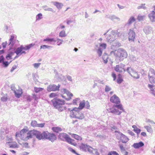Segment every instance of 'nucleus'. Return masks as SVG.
Returning a JSON list of instances; mask_svg holds the SVG:
<instances>
[{"label":"nucleus","mask_w":155,"mask_h":155,"mask_svg":"<svg viewBox=\"0 0 155 155\" xmlns=\"http://www.w3.org/2000/svg\"><path fill=\"white\" fill-rule=\"evenodd\" d=\"M7 100V95H5L3 97H2L1 98V101H2L5 102Z\"/></svg>","instance_id":"48"},{"label":"nucleus","mask_w":155,"mask_h":155,"mask_svg":"<svg viewBox=\"0 0 155 155\" xmlns=\"http://www.w3.org/2000/svg\"><path fill=\"white\" fill-rule=\"evenodd\" d=\"M94 149L89 146V147H88V148H87V151L91 153H93V151L91 149L94 150Z\"/></svg>","instance_id":"52"},{"label":"nucleus","mask_w":155,"mask_h":155,"mask_svg":"<svg viewBox=\"0 0 155 155\" xmlns=\"http://www.w3.org/2000/svg\"><path fill=\"white\" fill-rule=\"evenodd\" d=\"M40 64V63H35L33 64V66L35 68H38Z\"/></svg>","instance_id":"53"},{"label":"nucleus","mask_w":155,"mask_h":155,"mask_svg":"<svg viewBox=\"0 0 155 155\" xmlns=\"http://www.w3.org/2000/svg\"><path fill=\"white\" fill-rule=\"evenodd\" d=\"M110 101L116 104H114L112 107L108 110L109 112L111 113L117 115H120L124 110L122 105L120 103V101L119 98L115 94L111 96L110 98Z\"/></svg>","instance_id":"1"},{"label":"nucleus","mask_w":155,"mask_h":155,"mask_svg":"<svg viewBox=\"0 0 155 155\" xmlns=\"http://www.w3.org/2000/svg\"><path fill=\"white\" fill-rule=\"evenodd\" d=\"M144 128L146 129L147 131L150 133L152 132L153 130L150 126H146L144 127Z\"/></svg>","instance_id":"32"},{"label":"nucleus","mask_w":155,"mask_h":155,"mask_svg":"<svg viewBox=\"0 0 155 155\" xmlns=\"http://www.w3.org/2000/svg\"><path fill=\"white\" fill-rule=\"evenodd\" d=\"M125 65L122 63H120L119 64L116 65L114 67V69L117 72L120 73H124L126 70L124 69Z\"/></svg>","instance_id":"12"},{"label":"nucleus","mask_w":155,"mask_h":155,"mask_svg":"<svg viewBox=\"0 0 155 155\" xmlns=\"http://www.w3.org/2000/svg\"><path fill=\"white\" fill-rule=\"evenodd\" d=\"M107 39L108 40V41L110 42L111 41H114L116 38H114L113 36H111V35H108L107 38Z\"/></svg>","instance_id":"34"},{"label":"nucleus","mask_w":155,"mask_h":155,"mask_svg":"<svg viewBox=\"0 0 155 155\" xmlns=\"http://www.w3.org/2000/svg\"><path fill=\"white\" fill-rule=\"evenodd\" d=\"M121 152L124 155H128V152L127 151H126L125 150H124V151H122Z\"/></svg>","instance_id":"64"},{"label":"nucleus","mask_w":155,"mask_h":155,"mask_svg":"<svg viewBox=\"0 0 155 155\" xmlns=\"http://www.w3.org/2000/svg\"><path fill=\"white\" fill-rule=\"evenodd\" d=\"M144 145V144L143 142L140 141L138 143H134L132 145V147L135 149H138L143 146Z\"/></svg>","instance_id":"18"},{"label":"nucleus","mask_w":155,"mask_h":155,"mask_svg":"<svg viewBox=\"0 0 155 155\" xmlns=\"http://www.w3.org/2000/svg\"><path fill=\"white\" fill-rule=\"evenodd\" d=\"M115 132L116 133L115 135L117 138L118 140H120L122 142L126 143L129 140V139L126 136L120 131H116Z\"/></svg>","instance_id":"9"},{"label":"nucleus","mask_w":155,"mask_h":155,"mask_svg":"<svg viewBox=\"0 0 155 155\" xmlns=\"http://www.w3.org/2000/svg\"><path fill=\"white\" fill-rule=\"evenodd\" d=\"M52 129L53 131L56 133H58L59 132L62 131L61 128L58 127H52Z\"/></svg>","instance_id":"26"},{"label":"nucleus","mask_w":155,"mask_h":155,"mask_svg":"<svg viewBox=\"0 0 155 155\" xmlns=\"http://www.w3.org/2000/svg\"><path fill=\"white\" fill-rule=\"evenodd\" d=\"M143 31L147 35L152 33L153 32L152 28L149 26H145L143 29Z\"/></svg>","instance_id":"16"},{"label":"nucleus","mask_w":155,"mask_h":155,"mask_svg":"<svg viewBox=\"0 0 155 155\" xmlns=\"http://www.w3.org/2000/svg\"><path fill=\"white\" fill-rule=\"evenodd\" d=\"M32 131L37 130H31L27 133L28 130L25 129H23L20 131L19 133H16L15 134V136L16 137L18 136L22 139H24V140H27L30 138H32L33 136L35 137V135L30 134V132Z\"/></svg>","instance_id":"3"},{"label":"nucleus","mask_w":155,"mask_h":155,"mask_svg":"<svg viewBox=\"0 0 155 155\" xmlns=\"http://www.w3.org/2000/svg\"><path fill=\"white\" fill-rule=\"evenodd\" d=\"M111 34L113 36H116V35H117V32L114 30H112L111 31Z\"/></svg>","instance_id":"58"},{"label":"nucleus","mask_w":155,"mask_h":155,"mask_svg":"<svg viewBox=\"0 0 155 155\" xmlns=\"http://www.w3.org/2000/svg\"><path fill=\"white\" fill-rule=\"evenodd\" d=\"M71 136L72 137H73L77 140H81L82 139V138L81 136L75 134H73Z\"/></svg>","instance_id":"27"},{"label":"nucleus","mask_w":155,"mask_h":155,"mask_svg":"<svg viewBox=\"0 0 155 155\" xmlns=\"http://www.w3.org/2000/svg\"><path fill=\"white\" fill-rule=\"evenodd\" d=\"M107 45L105 43H102L100 45L99 48H101L102 50L105 49L106 48Z\"/></svg>","instance_id":"39"},{"label":"nucleus","mask_w":155,"mask_h":155,"mask_svg":"<svg viewBox=\"0 0 155 155\" xmlns=\"http://www.w3.org/2000/svg\"><path fill=\"white\" fill-rule=\"evenodd\" d=\"M66 78L68 81H72V78H71V76H70L69 75H66Z\"/></svg>","instance_id":"57"},{"label":"nucleus","mask_w":155,"mask_h":155,"mask_svg":"<svg viewBox=\"0 0 155 155\" xmlns=\"http://www.w3.org/2000/svg\"><path fill=\"white\" fill-rule=\"evenodd\" d=\"M68 150L70 151L72 153H74L77 155H81L80 154H79V153H77L76 151H75V150L73 149L71 147H69L68 148Z\"/></svg>","instance_id":"41"},{"label":"nucleus","mask_w":155,"mask_h":155,"mask_svg":"<svg viewBox=\"0 0 155 155\" xmlns=\"http://www.w3.org/2000/svg\"><path fill=\"white\" fill-rule=\"evenodd\" d=\"M45 11H49L52 12H55L54 11V10H53V9L51 8H45Z\"/></svg>","instance_id":"54"},{"label":"nucleus","mask_w":155,"mask_h":155,"mask_svg":"<svg viewBox=\"0 0 155 155\" xmlns=\"http://www.w3.org/2000/svg\"><path fill=\"white\" fill-rule=\"evenodd\" d=\"M52 48V47L50 46H48L46 45H41L40 46V49H50L51 48Z\"/></svg>","instance_id":"35"},{"label":"nucleus","mask_w":155,"mask_h":155,"mask_svg":"<svg viewBox=\"0 0 155 155\" xmlns=\"http://www.w3.org/2000/svg\"><path fill=\"white\" fill-rule=\"evenodd\" d=\"M126 71L131 75L134 70L131 67H128Z\"/></svg>","instance_id":"33"},{"label":"nucleus","mask_w":155,"mask_h":155,"mask_svg":"<svg viewBox=\"0 0 155 155\" xmlns=\"http://www.w3.org/2000/svg\"><path fill=\"white\" fill-rule=\"evenodd\" d=\"M35 44L31 43L29 45H25L24 46L21 45L20 47L17 48L16 50L15 51V53L17 55H20L23 50H28L30 49L31 47H32L35 45Z\"/></svg>","instance_id":"8"},{"label":"nucleus","mask_w":155,"mask_h":155,"mask_svg":"<svg viewBox=\"0 0 155 155\" xmlns=\"http://www.w3.org/2000/svg\"><path fill=\"white\" fill-rule=\"evenodd\" d=\"M129 40L130 41H133L135 37V33L132 30L130 29L128 33Z\"/></svg>","instance_id":"13"},{"label":"nucleus","mask_w":155,"mask_h":155,"mask_svg":"<svg viewBox=\"0 0 155 155\" xmlns=\"http://www.w3.org/2000/svg\"><path fill=\"white\" fill-rule=\"evenodd\" d=\"M57 96V94L56 93H52L50 94L49 95V97L50 98H52Z\"/></svg>","instance_id":"50"},{"label":"nucleus","mask_w":155,"mask_h":155,"mask_svg":"<svg viewBox=\"0 0 155 155\" xmlns=\"http://www.w3.org/2000/svg\"><path fill=\"white\" fill-rule=\"evenodd\" d=\"M6 58L7 60L12 59V57L10 55L8 54L6 56Z\"/></svg>","instance_id":"63"},{"label":"nucleus","mask_w":155,"mask_h":155,"mask_svg":"<svg viewBox=\"0 0 155 155\" xmlns=\"http://www.w3.org/2000/svg\"><path fill=\"white\" fill-rule=\"evenodd\" d=\"M67 36V34L65 33V31H61L59 33V37L61 38H64Z\"/></svg>","instance_id":"28"},{"label":"nucleus","mask_w":155,"mask_h":155,"mask_svg":"<svg viewBox=\"0 0 155 155\" xmlns=\"http://www.w3.org/2000/svg\"><path fill=\"white\" fill-rule=\"evenodd\" d=\"M145 5V4H142L137 7V9H143L144 10H146L147 9V8L146 7Z\"/></svg>","instance_id":"29"},{"label":"nucleus","mask_w":155,"mask_h":155,"mask_svg":"<svg viewBox=\"0 0 155 155\" xmlns=\"http://www.w3.org/2000/svg\"><path fill=\"white\" fill-rule=\"evenodd\" d=\"M58 138L62 141H65L69 143L74 146H75L76 145V143L74 142V140L71 138L69 135L66 133H61L60 134L58 135Z\"/></svg>","instance_id":"7"},{"label":"nucleus","mask_w":155,"mask_h":155,"mask_svg":"<svg viewBox=\"0 0 155 155\" xmlns=\"http://www.w3.org/2000/svg\"><path fill=\"white\" fill-rule=\"evenodd\" d=\"M114 53L117 58H118L120 61H122L123 60L127 58V52L122 48H119L117 51L114 52L112 51L110 52V54Z\"/></svg>","instance_id":"5"},{"label":"nucleus","mask_w":155,"mask_h":155,"mask_svg":"<svg viewBox=\"0 0 155 155\" xmlns=\"http://www.w3.org/2000/svg\"><path fill=\"white\" fill-rule=\"evenodd\" d=\"M26 99L27 100L28 102L31 101L32 100L31 97L30 96H27L26 97Z\"/></svg>","instance_id":"59"},{"label":"nucleus","mask_w":155,"mask_h":155,"mask_svg":"<svg viewBox=\"0 0 155 155\" xmlns=\"http://www.w3.org/2000/svg\"><path fill=\"white\" fill-rule=\"evenodd\" d=\"M107 155H119L115 151H112L109 152Z\"/></svg>","instance_id":"40"},{"label":"nucleus","mask_w":155,"mask_h":155,"mask_svg":"<svg viewBox=\"0 0 155 155\" xmlns=\"http://www.w3.org/2000/svg\"><path fill=\"white\" fill-rule=\"evenodd\" d=\"M94 151L95 152L96 155H100L99 153L97 151V150L96 149H94Z\"/></svg>","instance_id":"62"},{"label":"nucleus","mask_w":155,"mask_h":155,"mask_svg":"<svg viewBox=\"0 0 155 155\" xmlns=\"http://www.w3.org/2000/svg\"><path fill=\"white\" fill-rule=\"evenodd\" d=\"M31 126L33 127H37L38 126V123L36 120H32L31 124Z\"/></svg>","instance_id":"37"},{"label":"nucleus","mask_w":155,"mask_h":155,"mask_svg":"<svg viewBox=\"0 0 155 155\" xmlns=\"http://www.w3.org/2000/svg\"><path fill=\"white\" fill-rule=\"evenodd\" d=\"M14 38V36L13 35H11L9 39V45L11 44H12V45H13L14 43L13 42V40Z\"/></svg>","instance_id":"45"},{"label":"nucleus","mask_w":155,"mask_h":155,"mask_svg":"<svg viewBox=\"0 0 155 155\" xmlns=\"http://www.w3.org/2000/svg\"><path fill=\"white\" fill-rule=\"evenodd\" d=\"M61 91L64 94H66L68 96V98L66 99V100L68 101L71 99V97L73 96V94L68 90L65 88H63L61 89Z\"/></svg>","instance_id":"14"},{"label":"nucleus","mask_w":155,"mask_h":155,"mask_svg":"<svg viewBox=\"0 0 155 155\" xmlns=\"http://www.w3.org/2000/svg\"><path fill=\"white\" fill-rule=\"evenodd\" d=\"M11 88L12 91H13V92H14L15 91L16 89L15 88V86L14 85H11Z\"/></svg>","instance_id":"60"},{"label":"nucleus","mask_w":155,"mask_h":155,"mask_svg":"<svg viewBox=\"0 0 155 155\" xmlns=\"http://www.w3.org/2000/svg\"><path fill=\"white\" fill-rule=\"evenodd\" d=\"M85 101L84 100L83 101L80 103L79 105V107L78 108L79 110L82 109L85 107Z\"/></svg>","instance_id":"31"},{"label":"nucleus","mask_w":155,"mask_h":155,"mask_svg":"<svg viewBox=\"0 0 155 155\" xmlns=\"http://www.w3.org/2000/svg\"><path fill=\"white\" fill-rule=\"evenodd\" d=\"M108 58V57L107 56V55L106 54L105 55H104L103 56V59L104 60V62L105 64H106L107 62L108 61L107 59Z\"/></svg>","instance_id":"36"},{"label":"nucleus","mask_w":155,"mask_h":155,"mask_svg":"<svg viewBox=\"0 0 155 155\" xmlns=\"http://www.w3.org/2000/svg\"><path fill=\"white\" fill-rule=\"evenodd\" d=\"M134 130L137 133V135L139 134L141 131L140 129L138 128L137 127L136 128H134Z\"/></svg>","instance_id":"47"},{"label":"nucleus","mask_w":155,"mask_h":155,"mask_svg":"<svg viewBox=\"0 0 155 155\" xmlns=\"http://www.w3.org/2000/svg\"><path fill=\"white\" fill-rule=\"evenodd\" d=\"M105 17L109 18L112 20H114L115 19H117L119 21L120 20V18H117L114 15H107Z\"/></svg>","instance_id":"23"},{"label":"nucleus","mask_w":155,"mask_h":155,"mask_svg":"<svg viewBox=\"0 0 155 155\" xmlns=\"http://www.w3.org/2000/svg\"><path fill=\"white\" fill-rule=\"evenodd\" d=\"M2 63V64L5 67H7L10 63V62H8L7 61H4V60H3Z\"/></svg>","instance_id":"44"},{"label":"nucleus","mask_w":155,"mask_h":155,"mask_svg":"<svg viewBox=\"0 0 155 155\" xmlns=\"http://www.w3.org/2000/svg\"><path fill=\"white\" fill-rule=\"evenodd\" d=\"M6 140L8 141H12V138L11 136H7L6 137Z\"/></svg>","instance_id":"56"},{"label":"nucleus","mask_w":155,"mask_h":155,"mask_svg":"<svg viewBox=\"0 0 155 155\" xmlns=\"http://www.w3.org/2000/svg\"><path fill=\"white\" fill-rule=\"evenodd\" d=\"M144 17V16L139 15L137 17V19L140 21H142L143 20Z\"/></svg>","instance_id":"51"},{"label":"nucleus","mask_w":155,"mask_h":155,"mask_svg":"<svg viewBox=\"0 0 155 155\" xmlns=\"http://www.w3.org/2000/svg\"><path fill=\"white\" fill-rule=\"evenodd\" d=\"M14 93L15 96L17 98H20L22 94V90L21 89L18 90H17V91H15Z\"/></svg>","instance_id":"20"},{"label":"nucleus","mask_w":155,"mask_h":155,"mask_svg":"<svg viewBox=\"0 0 155 155\" xmlns=\"http://www.w3.org/2000/svg\"><path fill=\"white\" fill-rule=\"evenodd\" d=\"M135 21L136 19L134 18V17L133 16H131L129 19L127 24L128 25H130Z\"/></svg>","instance_id":"24"},{"label":"nucleus","mask_w":155,"mask_h":155,"mask_svg":"<svg viewBox=\"0 0 155 155\" xmlns=\"http://www.w3.org/2000/svg\"><path fill=\"white\" fill-rule=\"evenodd\" d=\"M148 17L152 22L155 21V11H152L148 15Z\"/></svg>","instance_id":"15"},{"label":"nucleus","mask_w":155,"mask_h":155,"mask_svg":"<svg viewBox=\"0 0 155 155\" xmlns=\"http://www.w3.org/2000/svg\"><path fill=\"white\" fill-rule=\"evenodd\" d=\"M70 116L72 118L82 120L84 117V114L80 111L78 108H74L70 111Z\"/></svg>","instance_id":"6"},{"label":"nucleus","mask_w":155,"mask_h":155,"mask_svg":"<svg viewBox=\"0 0 155 155\" xmlns=\"http://www.w3.org/2000/svg\"><path fill=\"white\" fill-rule=\"evenodd\" d=\"M102 50L101 49V48H99L97 51V53L99 57H100L102 54Z\"/></svg>","instance_id":"46"},{"label":"nucleus","mask_w":155,"mask_h":155,"mask_svg":"<svg viewBox=\"0 0 155 155\" xmlns=\"http://www.w3.org/2000/svg\"><path fill=\"white\" fill-rule=\"evenodd\" d=\"M43 41L51 42L52 41L56 42V41L55 40L54 38H46L44 39Z\"/></svg>","instance_id":"30"},{"label":"nucleus","mask_w":155,"mask_h":155,"mask_svg":"<svg viewBox=\"0 0 155 155\" xmlns=\"http://www.w3.org/2000/svg\"><path fill=\"white\" fill-rule=\"evenodd\" d=\"M51 102L54 107L58 110L62 111L65 109V107L63 106L65 104V101L64 100L54 99L51 100Z\"/></svg>","instance_id":"4"},{"label":"nucleus","mask_w":155,"mask_h":155,"mask_svg":"<svg viewBox=\"0 0 155 155\" xmlns=\"http://www.w3.org/2000/svg\"><path fill=\"white\" fill-rule=\"evenodd\" d=\"M60 85L58 84V85H56L55 84L50 85L47 87V90L50 92L51 91H59L60 87Z\"/></svg>","instance_id":"11"},{"label":"nucleus","mask_w":155,"mask_h":155,"mask_svg":"<svg viewBox=\"0 0 155 155\" xmlns=\"http://www.w3.org/2000/svg\"><path fill=\"white\" fill-rule=\"evenodd\" d=\"M42 18V15L41 13H39L38 14L36 17V21L39 20Z\"/></svg>","instance_id":"38"},{"label":"nucleus","mask_w":155,"mask_h":155,"mask_svg":"<svg viewBox=\"0 0 155 155\" xmlns=\"http://www.w3.org/2000/svg\"><path fill=\"white\" fill-rule=\"evenodd\" d=\"M17 68V66L16 65H14L11 68L10 72H12L15 69Z\"/></svg>","instance_id":"61"},{"label":"nucleus","mask_w":155,"mask_h":155,"mask_svg":"<svg viewBox=\"0 0 155 155\" xmlns=\"http://www.w3.org/2000/svg\"><path fill=\"white\" fill-rule=\"evenodd\" d=\"M43 89V88H40V87H35L34 88V90L35 92L36 93H38L40 91H42Z\"/></svg>","instance_id":"43"},{"label":"nucleus","mask_w":155,"mask_h":155,"mask_svg":"<svg viewBox=\"0 0 155 155\" xmlns=\"http://www.w3.org/2000/svg\"><path fill=\"white\" fill-rule=\"evenodd\" d=\"M148 87L150 89L151 93L155 96V86L148 84Z\"/></svg>","instance_id":"21"},{"label":"nucleus","mask_w":155,"mask_h":155,"mask_svg":"<svg viewBox=\"0 0 155 155\" xmlns=\"http://www.w3.org/2000/svg\"><path fill=\"white\" fill-rule=\"evenodd\" d=\"M85 107L87 109H89L90 107V105L89 102L88 101H86V102L85 101Z\"/></svg>","instance_id":"49"},{"label":"nucleus","mask_w":155,"mask_h":155,"mask_svg":"<svg viewBox=\"0 0 155 155\" xmlns=\"http://www.w3.org/2000/svg\"><path fill=\"white\" fill-rule=\"evenodd\" d=\"M6 143H8L10 147L11 148H16L18 147V146L17 143L15 142H6Z\"/></svg>","instance_id":"22"},{"label":"nucleus","mask_w":155,"mask_h":155,"mask_svg":"<svg viewBox=\"0 0 155 155\" xmlns=\"http://www.w3.org/2000/svg\"><path fill=\"white\" fill-rule=\"evenodd\" d=\"M30 134L35 135L38 140L46 139L53 142L57 139L56 137L54 134L49 133L48 131H45L41 133L38 131H32L30 132Z\"/></svg>","instance_id":"2"},{"label":"nucleus","mask_w":155,"mask_h":155,"mask_svg":"<svg viewBox=\"0 0 155 155\" xmlns=\"http://www.w3.org/2000/svg\"><path fill=\"white\" fill-rule=\"evenodd\" d=\"M131 76L134 78L136 79H138L140 78L139 76L137 73L134 70V72H133Z\"/></svg>","instance_id":"25"},{"label":"nucleus","mask_w":155,"mask_h":155,"mask_svg":"<svg viewBox=\"0 0 155 155\" xmlns=\"http://www.w3.org/2000/svg\"><path fill=\"white\" fill-rule=\"evenodd\" d=\"M111 90V88L108 85H106L105 88V92H108Z\"/></svg>","instance_id":"42"},{"label":"nucleus","mask_w":155,"mask_h":155,"mask_svg":"<svg viewBox=\"0 0 155 155\" xmlns=\"http://www.w3.org/2000/svg\"><path fill=\"white\" fill-rule=\"evenodd\" d=\"M52 3L53 4L56 6L57 8L59 10L61 9L63 6V4L61 3H60L56 2H53Z\"/></svg>","instance_id":"19"},{"label":"nucleus","mask_w":155,"mask_h":155,"mask_svg":"<svg viewBox=\"0 0 155 155\" xmlns=\"http://www.w3.org/2000/svg\"><path fill=\"white\" fill-rule=\"evenodd\" d=\"M38 126H37V127H44L45 125V123H41V124H38Z\"/></svg>","instance_id":"55"},{"label":"nucleus","mask_w":155,"mask_h":155,"mask_svg":"<svg viewBox=\"0 0 155 155\" xmlns=\"http://www.w3.org/2000/svg\"><path fill=\"white\" fill-rule=\"evenodd\" d=\"M89 147V145L81 143L79 145V148L82 151L84 152L87 151V148Z\"/></svg>","instance_id":"17"},{"label":"nucleus","mask_w":155,"mask_h":155,"mask_svg":"<svg viewBox=\"0 0 155 155\" xmlns=\"http://www.w3.org/2000/svg\"><path fill=\"white\" fill-rule=\"evenodd\" d=\"M150 82L152 84H155V71L153 69L150 68L148 74Z\"/></svg>","instance_id":"10"}]
</instances>
